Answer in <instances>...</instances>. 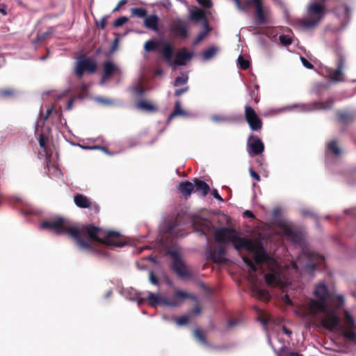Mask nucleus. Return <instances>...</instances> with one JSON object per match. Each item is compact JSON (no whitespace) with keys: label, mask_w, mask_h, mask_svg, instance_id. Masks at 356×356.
I'll return each mask as SVG.
<instances>
[{"label":"nucleus","mask_w":356,"mask_h":356,"mask_svg":"<svg viewBox=\"0 0 356 356\" xmlns=\"http://www.w3.org/2000/svg\"><path fill=\"white\" fill-rule=\"evenodd\" d=\"M40 227L58 235L67 234L79 249L95 254H104L97 243L120 248L127 244V241L118 232L106 230L92 224L74 225L61 217L43 221Z\"/></svg>","instance_id":"nucleus-1"},{"label":"nucleus","mask_w":356,"mask_h":356,"mask_svg":"<svg viewBox=\"0 0 356 356\" xmlns=\"http://www.w3.org/2000/svg\"><path fill=\"white\" fill-rule=\"evenodd\" d=\"M214 238L216 242L220 244L232 243L237 250L244 249L250 251L254 249V243L248 238L237 236L236 230L232 228L218 229L214 233Z\"/></svg>","instance_id":"nucleus-2"},{"label":"nucleus","mask_w":356,"mask_h":356,"mask_svg":"<svg viewBox=\"0 0 356 356\" xmlns=\"http://www.w3.org/2000/svg\"><path fill=\"white\" fill-rule=\"evenodd\" d=\"M335 0H315L310 2L306 8L308 21L300 20L299 22H320L331 13L332 5Z\"/></svg>","instance_id":"nucleus-3"},{"label":"nucleus","mask_w":356,"mask_h":356,"mask_svg":"<svg viewBox=\"0 0 356 356\" xmlns=\"http://www.w3.org/2000/svg\"><path fill=\"white\" fill-rule=\"evenodd\" d=\"M163 7L156 4L146 7H135L130 9V17L143 19V22H159Z\"/></svg>","instance_id":"nucleus-4"},{"label":"nucleus","mask_w":356,"mask_h":356,"mask_svg":"<svg viewBox=\"0 0 356 356\" xmlns=\"http://www.w3.org/2000/svg\"><path fill=\"white\" fill-rule=\"evenodd\" d=\"M159 47H162V48L159 52L163 56L168 65H172L174 48L169 42L149 40L145 43L144 49L147 52H152L156 51Z\"/></svg>","instance_id":"nucleus-5"},{"label":"nucleus","mask_w":356,"mask_h":356,"mask_svg":"<svg viewBox=\"0 0 356 356\" xmlns=\"http://www.w3.org/2000/svg\"><path fill=\"white\" fill-rule=\"evenodd\" d=\"M96 61L90 57L84 55L79 56L74 67V74L79 78H81L85 72L92 74L97 70Z\"/></svg>","instance_id":"nucleus-6"},{"label":"nucleus","mask_w":356,"mask_h":356,"mask_svg":"<svg viewBox=\"0 0 356 356\" xmlns=\"http://www.w3.org/2000/svg\"><path fill=\"white\" fill-rule=\"evenodd\" d=\"M170 254L173 257L171 264L172 270L180 278H191L192 277V273L183 262L179 254L175 251L172 252Z\"/></svg>","instance_id":"nucleus-7"},{"label":"nucleus","mask_w":356,"mask_h":356,"mask_svg":"<svg viewBox=\"0 0 356 356\" xmlns=\"http://www.w3.org/2000/svg\"><path fill=\"white\" fill-rule=\"evenodd\" d=\"M320 257L313 252H304L299 258L298 263L293 264V268L297 271L299 270L298 264H300L302 259H307V262L302 266V270L305 273H312L317 266V261L320 259Z\"/></svg>","instance_id":"nucleus-8"},{"label":"nucleus","mask_w":356,"mask_h":356,"mask_svg":"<svg viewBox=\"0 0 356 356\" xmlns=\"http://www.w3.org/2000/svg\"><path fill=\"white\" fill-rule=\"evenodd\" d=\"M254 2V16L257 22H268L271 19L272 11L269 6L264 5L262 0H252Z\"/></svg>","instance_id":"nucleus-9"},{"label":"nucleus","mask_w":356,"mask_h":356,"mask_svg":"<svg viewBox=\"0 0 356 356\" xmlns=\"http://www.w3.org/2000/svg\"><path fill=\"white\" fill-rule=\"evenodd\" d=\"M244 116L245 121L252 131H259L261 130L263 127L262 120L257 115L254 108L250 106L246 105L245 106Z\"/></svg>","instance_id":"nucleus-10"},{"label":"nucleus","mask_w":356,"mask_h":356,"mask_svg":"<svg viewBox=\"0 0 356 356\" xmlns=\"http://www.w3.org/2000/svg\"><path fill=\"white\" fill-rule=\"evenodd\" d=\"M325 316L321 320L322 326L329 331L342 329L340 318L334 312L327 310Z\"/></svg>","instance_id":"nucleus-11"},{"label":"nucleus","mask_w":356,"mask_h":356,"mask_svg":"<svg viewBox=\"0 0 356 356\" xmlns=\"http://www.w3.org/2000/svg\"><path fill=\"white\" fill-rule=\"evenodd\" d=\"M186 298H190L194 301L197 300V298L195 296L179 289L175 290L172 299L167 298V300H163L166 306L175 307L179 306Z\"/></svg>","instance_id":"nucleus-12"},{"label":"nucleus","mask_w":356,"mask_h":356,"mask_svg":"<svg viewBox=\"0 0 356 356\" xmlns=\"http://www.w3.org/2000/svg\"><path fill=\"white\" fill-rule=\"evenodd\" d=\"M247 147L250 156L259 155L264 151V145L262 140L254 134H250L248 136Z\"/></svg>","instance_id":"nucleus-13"},{"label":"nucleus","mask_w":356,"mask_h":356,"mask_svg":"<svg viewBox=\"0 0 356 356\" xmlns=\"http://www.w3.org/2000/svg\"><path fill=\"white\" fill-rule=\"evenodd\" d=\"M337 1L332 5L331 13H334L337 18L342 22H348L350 19L352 9L346 4L337 5Z\"/></svg>","instance_id":"nucleus-14"},{"label":"nucleus","mask_w":356,"mask_h":356,"mask_svg":"<svg viewBox=\"0 0 356 356\" xmlns=\"http://www.w3.org/2000/svg\"><path fill=\"white\" fill-rule=\"evenodd\" d=\"M314 295L318 300L326 304L332 299V296L327 286L323 282H320L316 285L314 291Z\"/></svg>","instance_id":"nucleus-15"},{"label":"nucleus","mask_w":356,"mask_h":356,"mask_svg":"<svg viewBox=\"0 0 356 356\" xmlns=\"http://www.w3.org/2000/svg\"><path fill=\"white\" fill-rule=\"evenodd\" d=\"M210 12L204 9L193 6L190 10V18L191 20L199 22H209L208 15Z\"/></svg>","instance_id":"nucleus-16"},{"label":"nucleus","mask_w":356,"mask_h":356,"mask_svg":"<svg viewBox=\"0 0 356 356\" xmlns=\"http://www.w3.org/2000/svg\"><path fill=\"white\" fill-rule=\"evenodd\" d=\"M345 65V58L343 56H339L337 63V68L330 74V79L336 81L341 82L344 81L343 70Z\"/></svg>","instance_id":"nucleus-17"},{"label":"nucleus","mask_w":356,"mask_h":356,"mask_svg":"<svg viewBox=\"0 0 356 356\" xmlns=\"http://www.w3.org/2000/svg\"><path fill=\"white\" fill-rule=\"evenodd\" d=\"M193 55V53L188 52L186 48H181L176 53L175 59L172 60V64L170 65H184L186 61L191 59Z\"/></svg>","instance_id":"nucleus-18"},{"label":"nucleus","mask_w":356,"mask_h":356,"mask_svg":"<svg viewBox=\"0 0 356 356\" xmlns=\"http://www.w3.org/2000/svg\"><path fill=\"white\" fill-rule=\"evenodd\" d=\"M102 81L108 80L114 74H120V69L112 61H105L103 64Z\"/></svg>","instance_id":"nucleus-19"},{"label":"nucleus","mask_w":356,"mask_h":356,"mask_svg":"<svg viewBox=\"0 0 356 356\" xmlns=\"http://www.w3.org/2000/svg\"><path fill=\"white\" fill-rule=\"evenodd\" d=\"M208 252L209 258L214 263H222L225 261V249L222 245H219L213 249L210 248Z\"/></svg>","instance_id":"nucleus-20"},{"label":"nucleus","mask_w":356,"mask_h":356,"mask_svg":"<svg viewBox=\"0 0 356 356\" xmlns=\"http://www.w3.org/2000/svg\"><path fill=\"white\" fill-rule=\"evenodd\" d=\"M186 24H171L170 31L175 38L186 39L188 38V29Z\"/></svg>","instance_id":"nucleus-21"},{"label":"nucleus","mask_w":356,"mask_h":356,"mask_svg":"<svg viewBox=\"0 0 356 356\" xmlns=\"http://www.w3.org/2000/svg\"><path fill=\"white\" fill-rule=\"evenodd\" d=\"M308 309L312 314H316L318 312H326L327 310V304L318 300L311 299L308 303Z\"/></svg>","instance_id":"nucleus-22"},{"label":"nucleus","mask_w":356,"mask_h":356,"mask_svg":"<svg viewBox=\"0 0 356 356\" xmlns=\"http://www.w3.org/2000/svg\"><path fill=\"white\" fill-rule=\"evenodd\" d=\"M336 115L338 121L343 124L352 123L356 118V113L353 111H339L336 113Z\"/></svg>","instance_id":"nucleus-23"},{"label":"nucleus","mask_w":356,"mask_h":356,"mask_svg":"<svg viewBox=\"0 0 356 356\" xmlns=\"http://www.w3.org/2000/svg\"><path fill=\"white\" fill-rule=\"evenodd\" d=\"M249 252L254 253V261L257 264H261L268 260V256L260 244L254 243V249L253 250H250Z\"/></svg>","instance_id":"nucleus-24"},{"label":"nucleus","mask_w":356,"mask_h":356,"mask_svg":"<svg viewBox=\"0 0 356 356\" xmlns=\"http://www.w3.org/2000/svg\"><path fill=\"white\" fill-rule=\"evenodd\" d=\"M252 296L256 298L268 302L270 299V296L266 289H259L257 286L254 285L252 288Z\"/></svg>","instance_id":"nucleus-25"},{"label":"nucleus","mask_w":356,"mask_h":356,"mask_svg":"<svg viewBox=\"0 0 356 356\" xmlns=\"http://www.w3.org/2000/svg\"><path fill=\"white\" fill-rule=\"evenodd\" d=\"M193 183L194 188H195V192L200 193L203 196L209 193L210 187L204 181L195 178Z\"/></svg>","instance_id":"nucleus-26"},{"label":"nucleus","mask_w":356,"mask_h":356,"mask_svg":"<svg viewBox=\"0 0 356 356\" xmlns=\"http://www.w3.org/2000/svg\"><path fill=\"white\" fill-rule=\"evenodd\" d=\"M74 202L75 204L82 209H88L90 208L92 206V202L90 200L83 194H76L74 197Z\"/></svg>","instance_id":"nucleus-27"},{"label":"nucleus","mask_w":356,"mask_h":356,"mask_svg":"<svg viewBox=\"0 0 356 356\" xmlns=\"http://www.w3.org/2000/svg\"><path fill=\"white\" fill-rule=\"evenodd\" d=\"M178 190L184 197L187 198L194 191V185L189 181H182L179 184Z\"/></svg>","instance_id":"nucleus-28"},{"label":"nucleus","mask_w":356,"mask_h":356,"mask_svg":"<svg viewBox=\"0 0 356 356\" xmlns=\"http://www.w3.org/2000/svg\"><path fill=\"white\" fill-rule=\"evenodd\" d=\"M264 279L268 286H276L278 285L280 282V274L277 272L273 271L266 273L264 275Z\"/></svg>","instance_id":"nucleus-29"},{"label":"nucleus","mask_w":356,"mask_h":356,"mask_svg":"<svg viewBox=\"0 0 356 356\" xmlns=\"http://www.w3.org/2000/svg\"><path fill=\"white\" fill-rule=\"evenodd\" d=\"M147 300L150 305L154 306L156 305H165V301L163 300H167V298L161 297L159 295L154 294L152 292L148 293Z\"/></svg>","instance_id":"nucleus-30"},{"label":"nucleus","mask_w":356,"mask_h":356,"mask_svg":"<svg viewBox=\"0 0 356 356\" xmlns=\"http://www.w3.org/2000/svg\"><path fill=\"white\" fill-rule=\"evenodd\" d=\"M136 108L147 112H155L157 110L154 105L144 99H141L136 104Z\"/></svg>","instance_id":"nucleus-31"},{"label":"nucleus","mask_w":356,"mask_h":356,"mask_svg":"<svg viewBox=\"0 0 356 356\" xmlns=\"http://www.w3.org/2000/svg\"><path fill=\"white\" fill-rule=\"evenodd\" d=\"M235 6L241 10H248L250 7H254V2L252 0H233Z\"/></svg>","instance_id":"nucleus-32"},{"label":"nucleus","mask_w":356,"mask_h":356,"mask_svg":"<svg viewBox=\"0 0 356 356\" xmlns=\"http://www.w3.org/2000/svg\"><path fill=\"white\" fill-rule=\"evenodd\" d=\"M283 232L285 236L291 238L294 241H297L300 239L299 233L290 226L284 225L283 227Z\"/></svg>","instance_id":"nucleus-33"},{"label":"nucleus","mask_w":356,"mask_h":356,"mask_svg":"<svg viewBox=\"0 0 356 356\" xmlns=\"http://www.w3.org/2000/svg\"><path fill=\"white\" fill-rule=\"evenodd\" d=\"M204 25V29L195 38V40L193 42V45H197L199 44L202 40H203L208 33L211 31V28L209 27V24H203Z\"/></svg>","instance_id":"nucleus-34"},{"label":"nucleus","mask_w":356,"mask_h":356,"mask_svg":"<svg viewBox=\"0 0 356 356\" xmlns=\"http://www.w3.org/2000/svg\"><path fill=\"white\" fill-rule=\"evenodd\" d=\"M16 90L13 88H6L0 89V98L10 99L16 95Z\"/></svg>","instance_id":"nucleus-35"},{"label":"nucleus","mask_w":356,"mask_h":356,"mask_svg":"<svg viewBox=\"0 0 356 356\" xmlns=\"http://www.w3.org/2000/svg\"><path fill=\"white\" fill-rule=\"evenodd\" d=\"M218 51V48L214 46L209 47L208 49L204 50L202 53V58L204 60H209L214 57Z\"/></svg>","instance_id":"nucleus-36"},{"label":"nucleus","mask_w":356,"mask_h":356,"mask_svg":"<svg viewBox=\"0 0 356 356\" xmlns=\"http://www.w3.org/2000/svg\"><path fill=\"white\" fill-rule=\"evenodd\" d=\"M53 30L52 28H49L48 31L44 32H39L38 33L35 39L34 40V43H40L44 41V40L49 38V37L52 33Z\"/></svg>","instance_id":"nucleus-37"},{"label":"nucleus","mask_w":356,"mask_h":356,"mask_svg":"<svg viewBox=\"0 0 356 356\" xmlns=\"http://www.w3.org/2000/svg\"><path fill=\"white\" fill-rule=\"evenodd\" d=\"M280 9L282 10V12L283 13V15H284V20L286 22H291L293 20L291 13H290V10L288 8V6H286V4L283 2L282 3H281L280 5L278 6Z\"/></svg>","instance_id":"nucleus-38"},{"label":"nucleus","mask_w":356,"mask_h":356,"mask_svg":"<svg viewBox=\"0 0 356 356\" xmlns=\"http://www.w3.org/2000/svg\"><path fill=\"white\" fill-rule=\"evenodd\" d=\"M293 25L298 26L301 31L306 33L312 32L317 26L318 24H292Z\"/></svg>","instance_id":"nucleus-39"},{"label":"nucleus","mask_w":356,"mask_h":356,"mask_svg":"<svg viewBox=\"0 0 356 356\" xmlns=\"http://www.w3.org/2000/svg\"><path fill=\"white\" fill-rule=\"evenodd\" d=\"M186 112L181 107V102L180 100H177L175 104L174 111L170 115V118H172L177 115H185Z\"/></svg>","instance_id":"nucleus-40"},{"label":"nucleus","mask_w":356,"mask_h":356,"mask_svg":"<svg viewBox=\"0 0 356 356\" xmlns=\"http://www.w3.org/2000/svg\"><path fill=\"white\" fill-rule=\"evenodd\" d=\"M344 319L347 329L353 330L355 327V319L348 311L344 312Z\"/></svg>","instance_id":"nucleus-41"},{"label":"nucleus","mask_w":356,"mask_h":356,"mask_svg":"<svg viewBox=\"0 0 356 356\" xmlns=\"http://www.w3.org/2000/svg\"><path fill=\"white\" fill-rule=\"evenodd\" d=\"M193 335L197 340L204 345H208V341L204 336L203 332L200 329H195L193 331Z\"/></svg>","instance_id":"nucleus-42"},{"label":"nucleus","mask_w":356,"mask_h":356,"mask_svg":"<svg viewBox=\"0 0 356 356\" xmlns=\"http://www.w3.org/2000/svg\"><path fill=\"white\" fill-rule=\"evenodd\" d=\"M259 86L257 84L250 90V96L255 104H257L259 102Z\"/></svg>","instance_id":"nucleus-43"},{"label":"nucleus","mask_w":356,"mask_h":356,"mask_svg":"<svg viewBox=\"0 0 356 356\" xmlns=\"http://www.w3.org/2000/svg\"><path fill=\"white\" fill-rule=\"evenodd\" d=\"M327 148L334 155H339L341 153V149L337 145V143L335 140L330 141L327 145Z\"/></svg>","instance_id":"nucleus-44"},{"label":"nucleus","mask_w":356,"mask_h":356,"mask_svg":"<svg viewBox=\"0 0 356 356\" xmlns=\"http://www.w3.org/2000/svg\"><path fill=\"white\" fill-rule=\"evenodd\" d=\"M188 79V76L186 74L183 75L181 76H177L175 79L173 85L175 87L184 85L187 83Z\"/></svg>","instance_id":"nucleus-45"},{"label":"nucleus","mask_w":356,"mask_h":356,"mask_svg":"<svg viewBox=\"0 0 356 356\" xmlns=\"http://www.w3.org/2000/svg\"><path fill=\"white\" fill-rule=\"evenodd\" d=\"M334 103V99L332 98L327 99L325 102H319L317 104L318 106V108L321 109H330L331 108L332 104Z\"/></svg>","instance_id":"nucleus-46"},{"label":"nucleus","mask_w":356,"mask_h":356,"mask_svg":"<svg viewBox=\"0 0 356 356\" xmlns=\"http://www.w3.org/2000/svg\"><path fill=\"white\" fill-rule=\"evenodd\" d=\"M238 64L242 70H247L250 67V62L245 60L242 56H239L238 58Z\"/></svg>","instance_id":"nucleus-47"},{"label":"nucleus","mask_w":356,"mask_h":356,"mask_svg":"<svg viewBox=\"0 0 356 356\" xmlns=\"http://www.w3.org/2000/svg\"><path fill=\"white\" fill-rule=\"evenodd\" d=\"M279 40H280V44L284 46H289L292 43L291 38L286 35H280Z\"/></svg>","instance_id":"nucleus-48"},{"label":"nucleus","mask_w":356,"mask_h":356,"mask_svg":"<svg viewBox=\"0 0 356 356\" xmlns=\"http://www.w3.org/2000/svg\"><path fill=\"white\" fill-rule=\"evenodd\" d=\"M197 2L204 9L207 10L212 7L213 3L211 0H196Z\"/></svg>","instance_id":"nucleus-49"},{"label":"nucleus","mask_w":356,"mask_h":356,"mask_svg":"<svg viewBox=\"0 0 356 356\" xmlns=\"http://www.w3.org/2000/svg\"><path fill=\"white\" fill-rule=\"evenodd\" d=\"M343 337L348 340L356 341V333L351 330L343 332Z\"/></svg>","instance_id":"nucleus-50"},{"label":"nucleus","mask_w":356,"mask_h":356,"mask_svg":"<svg viewBox=\"0 0 356 356\" xmlns=\"http://www.w3.org/2000/svg\"><path fill=\"white\" fill-rule=\"evenodd\" d=\"M244 261L248 264V266L250 267V270L252 273H256L257 271V265L255 261H252L251 260L248 259H244Z\"/></svg>","instance_id":"nucleus-51"},{"label":"nucleus","mask_w":356,"mask_h":356,"mask_svg":"<svg viewBox=\"0 0 356 356\" xmlns=\"http://www.w3.org/2000/svg\"><path fill=\"white\" fill-rule=\"evenodd\" d=\"M147 29L154 31L158 33L159 35L161 33H159V26L161 24H144Z\"/></svg>","instance_id":"nucleus-52"},{"label":"nucleus","mask_w":356,"mask_h":356,"mask_svg":"<svg viewBox=\"0 0 356 356\" xmlns=\"http://www.w3.org/2000/svg\"><path fill=\"white\" fill-rule=\"evenodd\" d=\"M188 321H189V319H188V316H182L176 319V323L177 325L181 326V325H186V323H188Z\"/></svg>","instance_id":"nucleus-53"},{"label":"nucleus","mask_w":356,"mask_h":356,"mask_svg":"<svg viewBox=\"0 0 356 356\" xmlns=\"http://www.w3.org/2000/svg\"><path fill=\"white\" fill-rule=\"evenodd\" d=\"M300 60L304 67L307 69L312 70L314 67V65L309 62L305 57L301 56Z\"/></svg>","instance_id":"nucleus-54"},{"label":"nucleus","mask_w":356,"mask_h":356,"mask_svg":"<svg viewBox=\"0 0 356 356\" xmlns=\"http://www.w3.org/2000/svg\"><path fill=\"white\" fill-rule=\"evenodd\" d=\"M149 281L152 284L158 285L159 280L156 276L154 275V272L151 270L149 274Z\"/></svg>","instance_id":"nucleus-55"},{"label":"nucleus","mask_w":356,"mask_h":356,"mask_svg":"<svg viewBox=\"0 0 356 356\" xmlns=\"http://www.w3.org/2000/svg\"><path fill=\"white\" fill-rule=\"evenodd\" d=\"M53 109H54V107H53V106H51L50 108H49L47 110L45 115H43V114L41 113V114H40V117H41V118H42L44 121H46V120L49 118V117L51 115V114L52 113Z\"/></svg>","instance_id":"nucleus-56"},{"label":"nucleus","mask_w":356,"mask_h":356,"mask_svg":"<svg viewBox=\"0 0 356 356\" xmlns=\"http://www.w3.org/2000/svg\"><path fill=\"white\" fill-rule=\"evenodd\" d=\"M188 89H189L188 86H185L182 88L177 89L175 92V95L176 97H179L181 95H183L184 93H186V92H188Z\"/></svg>","instance_id":"nucleus-57"},{"label":"nucleus","mask_w":356,"mask_h":356,"mask_svg":"<svg viewBox=\"0 0 356 356\" xmlns=\"http://www.w3.org/2000/svg\"><path fill=\"white\" fill-rule=\"evenodd\" d=\"M128 2V0H120L118 3L117 4V6L114 8V9L113 10V12H117L118 10H120V9L121 8V7L125 4H127Z\"/></svg>","instance_id":"nucleus-58"},{"label":"nucleus","mask_w":356,"mask_h":356,"mask_svg":"<svg viewBox=\"0 0 356 356\" xmlns=\"http://www.w3.org/2000/svg\"><path fill=\"white\" fill-rule=\"evenodd\" d=\"M282 300L284 302V304H286L287 305H292V300H291V298L288 294H285L283 296Z\"/></svg>","instance_id":"nucleus-59"},{"label":"nucleus","mask_w":356,"mask_h":356,"mask_svg":"<svg viewBox=\"0 0 356 356\" xmlns=\"http://www.w3.org/2000/svg\"><path fill=\"white\" fill-rule=\"evenodd\" d=\"M250 173L251 177L253 179H254L257 181H260V176L255 171H254L252 168L250 169Z\"/></svg>","instance_id":"nucleus-60"},{"label":"nucleus","mask_w":356,"mask_h":356,"mask_svg":"<svg viewBox=\"0 0 356 356\" xmlns=\"http://www.w3.org/2000/svg\"><path fill=\"white\" fill-rule=\"evenodd\" d=\"M345 213L350 216H356V208H350L345 210Z\"/></svg>","instance_id":"nucleus-61"},{"label":"nucleus","mask_w":356,"mask_h":356,"mask_svg":"<svg viewBox=\"0 0 356 356\" xmlns=\"http://www.w3.org/2000/svg\"><path fill=\"white\" fill-rule=\"evenodd\" d=\"M238 321L236 319H229L227 322L229 327H232L238 324Z\"/></svg>","instance_id":"nucleus-62"},{"label":"nucleus","mask_w":356,"mask_h":356,"mask_svg":"<svg viewBox=\"0 0 356 356\" xmlns=\"http://www.w3.org/2000/svg\"><path fill=\"white\" fill-rule=\"evenodd\" d=\"M243 216L245 218H254V215L252 211L249 210H246L245 211H244Z\"/></svg>","instance_id":"nucleus-63"},{"label":"nucleus","mask_w":356,"mask_h":356,"mask_svg":"<svg viewBox=\"0 0 356 356\" xmlns=\"http://www.w3.org/2000/svg\"><path fill=\"white\" fill-rule=\"evenodd\" d=\"M212 194L213 195V197L217 199L218 200H220V201H223V199L222 198V197L219 195L218 191L216 189H213V192H212Z\"/></svg>","instance_id":"nucleus-64"}]
</instances>
